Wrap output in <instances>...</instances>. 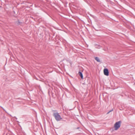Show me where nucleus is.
<instances>
[{"mask_svg": "<svg viewBox=\"0 0 135 135\" xmlns=\"http://www.w3.org/2000/svg\"><path fill=\"white\" fill-rule=\"evenodd\" d=\"M53 115L55 119L57 121L61 120L62 119L59 114L57 112L54 113Z\"/></svg>", "mask_w": 135, "mask_h": 135, "instance_id": "obj_1", "label": "nucleus"}, {"mask_svg": "<svg viewBox=\"0 0 135 135\" xmlns=\"http://www.w3.org/2000/svg\"><path fill=\"white\" fill-rule=\"evenodd\" d=\"M121 121H119L116 122L114 125V127L115 130H117L120 127Z\"/></svg>", "mask_w": 135, "mask_h": 135, "instance_id": "obj_2", "label": "nucleus"}, {"mask_svg": "<svg viewBox=\"0 0 135 135\" xmlns=\"http://www.w3.org/2000/svg\"><path fill=\"white\" fill-rule=\"evenodd\" d=\"M104 74L107 76L109 75V71L107 69H105L103 70Z\"/></svg>", "mask_w": 135, "mask_h": 135, "instance_id": "obj_3", "label": "nucleus"}, {"mask_svg": "<svg viewBox=\"0 0 135 135\" xmlns=\"http://www.w3.org/2000/svg\"><path fill=\"white\" fill-rule=\"evenodd\" d=\"M78 74L81 77L82 79H83V75L82 73L81 72L79 71L78 73Z\"/></svg>", "mask_w": 135, "mask_h": 135, "instance_id": "obj_4", "label": "nucleus"}, {"mask_svg": "<svg viewBox=\"0 0 135 135\" xmlns=\"http://www.w3.org/2000/svg\"><path fill=\"white\" fill-rule=\"evenodd\" d=\"M95 59L97 62H100V60L98 57H95Z\"/></svg>", "mask_w": 135, "mask_h": 135, "instance_id": "obj_5", "label": "nucleus"}, {"mask_svg": "<svg viewBox=\"0 0 135 135\" xmlns=\"http://www.w3.org/2000/svg\"><path fill=\"white\" fill-rule=\"evenodd\" d=\"M113 110V109H112V110H110V111H109V112H108L107 113V114H109L110 112H111V111H112Z\"/></svg>", "mask_w": 135, "mask_h": 135, "instance_id": "obj_6", "label": "nucleus"}]
</instances>
